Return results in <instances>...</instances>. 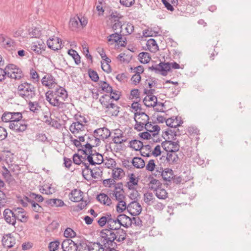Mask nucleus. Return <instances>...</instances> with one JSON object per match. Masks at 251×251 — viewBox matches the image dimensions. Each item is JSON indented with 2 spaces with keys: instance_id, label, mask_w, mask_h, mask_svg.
<instances>
[{
  "instance_id": "4",
  "label": "nucleus",
  "mask_w": 251,
  "mask_h": 251,
  "mask_svg": "<svg viewBox=\"0 0 251 251\" xmlns=\"http://www.w3.org/2000/svg\"><path fill=\"white\" fill-rule=\"evenodd\" d=\"M171 67L174 69H178L180 68V65L176 62L173 63L161 62L158 65L149 67V69L154 71L155 72H160L162 75L166 76L167 72L171 70Z\"/></svg>"
},
{
  "instance_id": "31",
  "label": "nucleus",
  "mask_w": 251,
  "mask_h": 251,
  "mask_svg": "<svg viewBox=\"0 0 251 251\" xmlns=\"http://www.w3.org/2000/svg\"><path fill=\"white\" fill-rule=\"evenodd\" d=\"M137 116H140V117L138 118V120H139V121H142V123L144 124H146V123L149 122V116L144 112H136L134 115V120H137L136 117Z\"/></svg>"
},
{
  "instance_id": "58",
  "label": "nucleus",
  "mask_w": 251,
  "mask_h": 251,
  "mask_svg": "<svg viewBox=\"0 0 251 251\" xmlns=\"http://www.w3.org/2000/svg\"><path fill=\"white\" fill-rule=\"evenodd\" d=\"M60 242L58 241H52L50 243L48 248L50 251H55L59 246Z\"/></svg>"
},
{
  "instance_id": "42",
  "label": "nucleus",
  "mask_w": 251,
  "mask_h": 251,
  "mask_svg": "<svg viewBox=\"0 0 251 251\" xmlns=\"http://www.w3.org/2000/svg\"><path fill=\"white\" fill-rule=\"evenodd\" d=\"M78 19H79L78 16L71 18L69 22V27L72 30H75L78 27L79 22Z\"/></svg>"
},
{
  "instance_id": "23",
  "label": "nucleus",
  "mask_w": 251,
  "mask_h": 251,
  "mask_svg": "<svg viewBox=\"0 0 251 251\" xmlns=\"http://www.w3.org/2000/svg\"><path fill=\"white\" fill-rule=\"evenodd\" d=\"M44 203L46 206H55L56 207H62L65 204L64 201L62 200L58 199H48L45 201Z\"/></svg>"
},
{
  "instance_id": "52",
  "label": "nucleus",
  "mask_w": 251,
  "mask_h": 251,
  "mask_svg": "<svg viewBox=\"0 0 251 251\" xmlns=\"http://www.w3.org/2000/svg\"><path fill=\"white\" fill-rule=\"evenodd\" d=\"M64 235L67 238H72L76 236V233L71 228L67 227L64 232Z\"/></svg>"
},
{
  "instance_id": "2",
  "label": "nucleus",
  "mask_w": 251,
  "mask_h": 251,
  "mask_svg": "<svg viewBox=\"0 0 251 251\" xmlns=\"http://www.w3.org/2000/svg\"><path fill=\"white\" fill-rule=\"evenodd\" d=\"M119 219L115 215H112L109 212L103 214L98 221V224L100 227H103L106 225V228L102 229L100 232V236L105 234L107 232L105 230L113 231L121 228L119 222Z\"/></svg>"
},
{
  "instance_id": "37",
  "label": "nucleus",
  "mask_w": 251,
  "mask_h": 251,
  "mask_svg": "<svg viewBox=\"0 0 251 251\" xmlns=\"http://www.w3.org/2000/svg\"><path fill=\"white\" fill-rule=\"evenodd\" d=\"M123 16L120 13H118L117 11H114L111 13L109 15V19L111 21L112 23L121 22L120 20L122 19Z\"/></svg>"
},
{
  "instance_id": "24",
  "label": "nucleus",
  "mask_w": 251,
  "mask_h": 251,
  "mask_svg": "<svg viewBox=\"0 0 251 251\" xmlns=\"http://www.w3.org/2000/svg\"><path fill=\"white\" fill-rule=\"evenodd\" d=\"M166 159L169 164L174 165L179 163V159L176 152H167Z\"/></svg>"
},
{
  "instance_id": "5",
  "label": "nucleus",
  "mask_w": 251,
  "mask_h": 251,
  "mask_svg": "<svg viewBox=\"0 0 251 251\" xmlns=\"http://www.w3.org/2000/svg\"><path fill=\"white\" fill-rule=\"evenodd\" d=\"M3 215L5 222L7 224L14 226H15L16 220L22 223H26L28 219V216H25V215H22L21 218H20L18 215L16 216L13 211L8 208L4 210Z\"/></svg>"
},
{
  "instance_id": "35",
  "label": "nucleus",
  "mask_w": 251,
  "mask_h": 251,
  "mask_svg": "<svg viewBox=\"0 0 251 251\" xmlns=\"http://www.w3.org/2000/svg\"><path fill=\"white\" fill-rule=\"evenodd\" d=\"M2 168L3 170L1 173L2 176L6 182L10 183L13 180L12 176L10 171L5 166H2Z\"/></svg>"
},
{
  "instance_id": "14",
  "label": "nucleus",
  "mask_w": 251,
  "mask_h": 251,
  "mask_svg": "<svg viewBox=\"0 0 251 251\" xmlns=\"http://www.w3.org/2000/svg\"><path fill=\"white\" fill-rule=\"evenodd\" d=\"M42 83L49 89L54 87L56 84L55 78L50 74H48L42 79Z\"/></svg>"
},
{
  "instance_id": "28",
  "label": "nucleus",
  "mask_w": 251,
  "mask_h": 251,
  "mask_svg": "<svg viewBox=\"0 0 251 251\" xmlns=\"http://www.w3.org/2000/svg\"><path fill=\"white\" fill-rule=\"evenodd\" d=\"M125 175L124 170L120 168H115L112 170V177L115 180H120Z\"/></svg>"
},
{
  "instance_id": "62",
  "label": "nucleus",
  "mask_w": 251,
  "mask_h": 251,
  "mask_svg": "<svg viewBox=\"0 0 251 251\" xmlns=\"http://www.w3.org/2000/svg\"><path fill=\"white\" fill-rule=\"evenodd\" d=\"M143 35L145 37H153L158 35V32L154 31L151 29H146L143 31Z\"/></svg>"
},
{
  "instance_id": "29",
  "label": "nucleus",
  "mask_w": 251,
  "mask_h": 251,
  "mask_svg": "<svg viewBox=\"0 0 251 251\" xmlns=\"http://www.w3.org/2000/svg\"><path fill=\"white\" fill-rule=\"evenodd\" d=\"M54 96L61 98L63 100H65L68 98L67 92L62 87L59 86L58 88H56L55 91H53Z\"/></svg>"
},
{
  "instance_id": "26",
  "label": "nucleus",
  "mask_w": 251,
  "mask_h": 251,
  "mask_svg": "<svg viewBox=\"0 0 251 251\" xmlns=\"http://www.w3.org/2000/svg\"><path fill=\"white\" fill-rule=\"evenodd\" d=\"M128 146L136 151H140L144 147L143 142L136 139L129 141Z\"/></svg>"
},
{
  "instance_id": "1",
  "label": "nucleus",
  "mask_w": 251,
  "mask_h": 251,
  "mask_svg": "<svg viewBox=\"0 0 251 251\" xmlns=\"http://www.w3.org/2000/svg\"><path fill=\"white\" fill-rule=\"evenodd\" d=\"M107 233L100 236V241L104 246H116L117 244L120 245L126 240L127 234L126 231L120 228L113 231L105 230Z\"/></svg>"
},
{
  "instance_id": "50",
  "label": "nucleus",
  "mask_w": 251,
  "mask_h": 251,
  "mask_svg": "<svg viewBox=\"0 0 251 251\" xmlns=\"http://www.w3.org/2000/svg\"><path fill=\"white\" fill-rule=\"evenodd\" d=\"M134 121L135 122V124L134 126L135 129L138 131H141L144 129H145L146 124H144L142 123V121H139L138 120H134Z\"/></svg>"
},
{
  "instance_id": "22",
  "label": "nucleus",
  "mask_w": 251,
  "mask_h": 251,
  "mask_svg": "<svg viewBox=\"0 0 251 251\" xmlns=\"http://www.w3.org/2000/svg\"><path fill=\"white\" fill-rule=\"evenodd\" d=\"M143 102L148 107H154L157 104V99L155 96H146L143 100Z\"/></svg>"
},
{
  "instance_id": "54",
  "label": "nucleus",
  "mask_w": 251,
  "mask_h": 251,
  "mask_svg": "<svg viewBox=\"0 0 251 251\" xmlns=\"http://www.w3.org/2000/svg\"><path fill=\"white\" fill-rule=\"evenodd\" d=\"M15 46V42L14 40L10 38H7L6 41L2 45V47L5 49L10 48L13 47Z\"/></svg>"
},
{
  "instance_id": "6",
  "label": "nucleus",
  "mask_w": 251,
  "mask_h": 251,
  "mask_svg": "<svg viewBox=\"0 0 251 251\" xmlns=\"http://www.w3.org/2000/svg\"><path fill=\"white\" fill-rule=\"evenodd\" d=\"M3 70L5 72V77L19 80L23 76L21 69L14 64H8Z\"/></svg>"
},
{
  "instance_id": "11",
  "label": "nucleus",
  "mask_w": 251,
  "mask_h": 251,
  "mask_svg": "<svg viewBox=\"0 0 251 251\" xmlns=\"http://www.w3.org/2000/svg\"><path fill=\"white\" fill-rule=\"evenodd\" d=\"M127 209L132 216H137L141 213L142 208L139 203L133 201L128 204Z\"/></svg>"
},
{
  "instance_id": "64",
  "label": "nucleus",
  "mask_w": 251,
  "mask_h": 251,
  "mask_svg": "<svg viewBox=\"0 0 251 251\" xmlns=\"http://www.w3.org/2000/svg\"><path fill=\"white\" fill-rule=\"evenodd\" d=\"M29 109L31 111L37 113L39 110L38 107H39V103L37 102L29 101L28 103Z\"/></svg>"
},
{
  "instance_id": "16",
  "label": "nucleus",
  "mask_w": 251,
  "mask_h": 251,
  "mask_svg": "<svg viewBox=\"0 0 251 251\" xmlns=\"http://www.w3.org/2000/svg\"><path fill=\"white\" fill-rule=\"evenodd\" d=\"M94 134L98 136L101 140H104L109 137L111 135V132L106 127H102L95 129Z\"/></svg>"
},
{
  "instance_id": "43",
  "label": "nucleus",
  "mask_w": 251,
  "mask_h": 251,
  "mask_svg": "<svg viewBox=\"0 0 251 251\" xmlns=\"http://www.w3.org/2000/svg\"><path fill=\"white\" fill-rule=\"evenodd\" d=\"M155 198L151 192H147L144 195V201L148 205H151Z\"/></svg>"
},
{
  "instance_id": "55",
  "label": "nucleus",
  "mask_w": 251,
  "mask_h": 251,
  "mask_svg": "<svg viewBox=\"0 0 251 251\" xmlns=\"http://www.w3.org/2000/svg\"><path fill=\"white\" fill-rule=\"evenodd\" d=\"M64 104V103L59 100L57 96H54L52 98L51 105L53 106H56L58 107H62Z\"/></svg>"
},
{
  "instance_id": "20",
  "label": "nucleus",
  "mask_w": 251,
  "mask_h": 251,
  "mask_svg": "<svg viewBox=\"0 0 251 251\" xmlns=\"http://www.w3.org/2000/svg\"><path fill=\"white\" fill-rule=\"evenodd\" d=\"M84 146L88 149V154L86 156V160L88 161V163L91 165H96V162L94 160V154H93V147L94 145H92L90 143L87 142Z\"/></svg>"
},
{
  "instance_id": "30",
  "label": "nucleus",
  "mask_w": 251,
  "mask_h": 251,
  "mask_svg": "<svg viewBox=\"0 0 251 251\" xmlns=\"http://www.w3.org/2000/svg\"><path fill=\"white\" fill-rule=\"evenodd\" d=\"M122 29H121L119 33L116 32L113 34H110L107 37V40L108 42H113L114 43H120L122 39V35L121 34Z\"/></svg>"
},
{
  "instance_id": "25",
  "label": "nucleus",
  "mask_w": 251,
  "mask_h": 251,
  "mask_svg": "<svg viewBox=\"0 0 251 251\" xmlns=\"http://www.w3.org/2000/svg\"><path fill=\"white\" fill-rule=\"evenodd\" d=\"M129 181L126 183V186L129 190H133L134 188L133 186L137 185L139 182V178L136 177L133 173H131L128 175Z\"/></svg>"
},
{
  "instance_id": "49",
  "label": "nucleus",
  "mask_w": 251,
  "mask_h": 251,
  "mask_svg": "<svg viewBox=\"0 0 251 251\" xmlns=\"http://www.w3.org/2000/svg\"><path fill=\"white\" fill-rule=\"evenodd\" d=\"M88 73L89 77L92 81L96 82L99 80V76L96 71L89 69Z\"/></svg>"
},
{
  "instance_id": "46",
  "label": "nucleus",
  "mask_w": 251,
  "mask_h": 251,
  "mask_svg": "<svg viewBox=\"0 0 251 251\" xmlns=\"http://www.w3.org/2000/svg\"><path fill=\"white\" fill-rule=\"evenodd\" d=\"M77 251H90L89 245L85 241H81L78 244H77Z\"/></svg>"
},
{
  "instance_id": "63",
  "label": "nucleus",
  "mask_w": 251,
  "mask_h": 251,
  "mask_svg": "<svg viewBox=\"0 0 251 251\" xmlns=\"http://www.w3.org/2000/svg\"><path fill=\"white\" fill-rule=\"evenodd\" d=\"M156 165L155 164V161L153 159H151L147 163L146 169L147 171L152 172L155 170Z\"/></svg>"
},
{
  "instance_id": "60",
  "label": "nucleus",
  "mask_w": 251,
  "mask_h": 251,
  "mask_svg": "<svg viewBox=\"0 0 251 251\" xmlns=\"http://www.w3.org/2000/svg\"><path fill=\"white\" fill-rule=\"evenodd\" d=\"M121 5L126 7H130L135 3V0H119Z\"/></svg>"
},
{
  "instance_id": "48",
  "label": "nucleus",
  "mask_w": 251,
  "mask_h": 251,
  "mask_svg": "<svg viewBox=\"0 0 251 251\" xmlns=\"http://www.w3.org/2000/svg\"><path fill=\"white\" fill-rule=\"evenodd\" d=\"M118 203L116 206V210L118 213L123 212L126 208L127 206L126 202L124 200L118 201Z\"/></svg>"
},
{
  "instance_id": "33",
  "label": "nucleus",
  "mask_w": 251,
  "mask_h": 251,
  "mask_svg": "<svg viewBox=\"0 0 251 251\" xmlns=\"http://www.w3.org/2000/svg\"><path fill=\"white\" fill-rule=\"evenodd\" d=\"M173 174L174 172L171 169L166 168L165 169L163 174H162V178L164 181L171 183Z\"/></svg>"
},
{
  "instance_id": "32",
  "label": "nucleus",
  "mask_w": 251,
  "mask_h": 251,
  "mask_svg": "<svg viewBox=\"0 0 251 251\" xmlns=\"http://www.w3.org/2000/svg\"><path fill=\"white\" fill-rule=\"evenodd\" d=\"M147 46L151 52H155L159 50L158 46L154 39L151 38L148 40L147 43Z\"/></svg>"
},
{
  "instance_id": "51",
  "label": "nucleus",
  "mask_w": 251,
  "mask_h": 251,
  "mask_svg": "<svg viewBox=\"0 0 251 251\" xmlns=\"http://www.w3.org/2000/svg\"><path fill=\"white\" fill-rule=\"evenodd\" d=\"M130 96L132 98H130V99L135 98L136 100L140 101L141 98L140 97V92L138 89H134L130 91Z\"/></svg>"
},
{
  "instance_id": "10",
  "label": "nucleus",
  "mask_w": 251,
  "mask_h": 251,
  "mask_svg": "<svg viewBox=\"0 0 251 251\" xmlns=\"http://www.w3.org/2000/svg\"><path fill=\"white\" fill-rule=\"evenodd\" d=\"M27 125L25 123V120L22 119L19 121H17L9 124V127L17 132H22L25 131L27 128Z\"/></svg>"
},
{
  "instance_id": "57",
  "label": "nucleus",
  "mask_w": 251,
  "mask_h": 251,
  "mask_svg": "<svg viewBox=\"0 0 251 251\" xmlns=\"http://www.w3.org/2000/svg\"><path fill=\"white\" fill-rule=\"evenodd\" d=\"M11 117V123L19 121L23 118L21 112H12Z\"/></svg>"
},
{
  "instance_id": "12",
  "label": "nucleus",
  "mask_w": 251,
  "mask_h": 251,
  "mask_svg": "<svg viewBox=\"0 0 251 251\" xmlns=\"http://www.w3.org/2000/svg\"><path fill=\"white\" fill-rule=\"evenodd\" d=\"M47 44L49 48L58 50L62 48V41L58 37L50 38L47 40Z\"/></svg>"
},
{
  "instance_id": "56",
  "label": "nucleus",
  "mask_w": 251,
  "mask_h": 251,
  "mask_svg": "<svg viewBox=\"0 0 251 251\" xmlns=\"http://www.w3.org/2000/svg\"><path fill=\"white\" fill-rule=\"evenodd\" d=\"M31 206L32 210L36 213H42L44 211L43 208L35 201L32 202Z\"/></svg>"
},
{
  "instance_id": "45",
  "label": "nucleus",
  "mask_w": 251,
  "mask_h": 251,
  "mask_svg": "<svg viewBox=\"0 0 251 251\" xmlns=\"http://www.w3.org/2000/svg\"><path fill=\"white\" fill-rule=\"evenodd\" d=\"M46 46L45 44L44 45H40L38 44V45H34L31 46V49L34 51L35 53H36L37 54H41L42 51H44L46 49Z\"/></svg>"
},
{
  "instance_id": "7",
  "label": "nucleus",
  "mask_w": 251,
  "mask_h": 251,
  "mask_svg": "<svg viewBox=\"0 0 251 251\" xmlns=\"http://www.w3.org/2000/svg\"><path fill=\"white\" fill-rule=\"evenodd\" d=\"M75 122H73L69 127V129L75 137H77L78 134L85 131V126L81 123V121L79 120L77 115L75 116Z\"/></svg>"
},
{
  "instance_id": "44",
  "label": "nucleus",
  "mask_w": 251,
  "mask_h": 251,
  "mask_svg": "<svg viewBox=\"0 0 251 251\" xmlns=\"http://www.w3.org/2000/svg\"><path fill=\"white\" fill-rule=\"evenodd\" d=\"M73 162L77 165L82 164V162L85 161L86 156L83 157L78 153H75L73 156Z\"/></svg>"
},
{
  "instance_id": "13",
  "label": "nucleus",
  "mask_w": 251,
  "mask_h": 251,
  "mask_svg": "<svg viewBox=\"0 0 251 251\" xmlns=\"http://www.w3.org/2000/svg\"><path fill=\"white\" fill-rule=\"evenodd\" d=\"M61 247L64 251H77V243H75L71 239L64 240L62 244Z\"/></svg>"
},
{
  "instance_id": "36",
  "label": "nucleus",
  "mask_w": 251,
  "mask_h": 251,
  "mask_svg": "<svg viewBox=\"0 0 251 251\" xmlns=\"http://www.w3.org/2000/svg\"><path fill=\"white\" fill-rule=\"evenodd\" d=\"M139 61L143 64L148 63L151 59V56L149 53L147 52H140L138 55Z\"/></svg>"
},
{
  "instance_id": "41",
  "label": "nucleus",
  "mask_w": 251,
  "mask_h": 251,
  "mask_svg": "<svg viewBox=\"0 0 251 251\" xmlns=\"http://www.w3.org/2000/svg\"><path fill=\"white\" fill-rule=\"evenodd\" d=\"M100 88L103 92L107 93H112L113 92L112 86L106 81H100Z\"/></svg>"
},
{
  "instance_id": "59",
  "label": "nucleus",
  "mask_w": 251,
  "mask_h": 251,
  "mask_svg": "<svg viewBox=\"0 0 251 251\" xmlns=\"http://www.w3.org/2000/svg\"><path fill=\"white\" fill-rule=\"evenodd\" d=\"M102 184L104 187L111 188L115 184V180L113 178L104 179Z\"/></svg>"
},
{
  "instance_id": "53",
  "label": "nucleus",
  "mask_w": 251,
  "mask_h": 251,
  "mask_svg": "<svg viewBox=\"0 0 251 251\" xmlns=\"http://www.w3.org/2000/svg\"><path fill=\"white\" fill-rule=\"evenodd\" d=\"M29 197L32 199H35L38 202H41L44 201V197L39 194H37L33 192H30L29 194Z\"/></svg>"
},
{
  "instance_id": "27",
  "label": "nucleus",
  "mask_w": 251,
  "mask_h": 251,
  "mask_svg": "<svg viewBox=\"0 0 251 251\" xmlns=\"http://www.w3.org/2000/svg\"><path fill=\"white\" fill-rule=\"evenodd\" d=\"M133 168L141 169L145 167V163L144 160L141 157H134L131 161Z\"/></svg>"
},
{
  "instance_id": "9",
  "label": "nucleus",
  "mask_w": 251,
  "mask_h": 251,
  "mask_svg": "<svg viewBox=\"0 0 251 251\" xmlns=\"http://www.w3.org/2000/svg\"><path fill=\"white\" fill-rule=\"evenodd\" d=\"M111 99L112 98L110 96L104 94L99 100L100 103L106 109V111L110 108H116L117 110L120 109V107L110 101Z\"/></svg>"
},
{
  "instance_id": "17",
  "label": "nucleus",
  "mask_w": 251,
  "mask_h": 251,
  "mask_svg": "<svg viewBox=\"0 0 251 251\" xmlns=\"http://www.w3.org/2000/svg\"><path fill=\"white\" fill-rule=\"evenodd\" d=\"M83 193L80 190L75 189L72 191L69 194V199L74 202H79L83 201Z\"/></svg>"
},
{
  "instance_id": "19",
  "label": "nucleus",
  "mask_w": 251,
  "mask_h": 251,
  "mask_svg": "<svg viewBox=\"0 0 251 251\" xmlns=\"http://www.w3.org/2000/svg\"><path fill=\"white\" fill-rule=\"evenodd\" d=\"M145 126V129L151 133L152 136L155 137L156 135H158V133L160 130V127L159 126H152L151 122L146 123Z\"/></svg>"
},
{
  "instance_id": "38",
  "label": "nucleus",
  "mask_w": 251,
  "mask_h": 251,
  "mask_svg": "<svg viewBox=\"0 0 251 251\" xmlns=\"http://www.w3.org/2000/svg\"><path fill=\"white\" fill-rule=\"evenodd\" d=\"M103 244L101 245L100 243H90V251H104L105 248H103Z\"/></svg>"
},
{
  "instance_id": "3",
  "label": "nucleus",
  "mask_w": 251,
  "mask_h": 251,
  "mask_svg": "<svg viewBox=\"0 0 251 251\" xmlns=\"http://www.w3.org/2000/svg\"><path fill=\"white\" fill-rule=\"evenodd\" d=\"M18 94L26 100L35 96V87L31 83L25 82L20 84L17 88Z\"/></svg>"
},
{
  "instance_id": "40",
  "label": "nucleus",
  "mask_w": 251,
  "mask_h": 251,
  "mask_svg": "<svg viewBox=\"0 0 251 251\" xmlns=\"http://www.w3.org/2000/svg\"><path fill=\"white\" fill-rule=\"evenodd\" d=\"M154 192H155V196L159 199L164 200L167 198V192L165 189L161 188V186Z\"/></svg>"
},
{
  "instance_id": "8",
  "label": "nucleus",
  "mask_w": 251,
  "mask_h": 251,
  "mask_svg": "<svg viewBox=\"0 0 251 251\" xmlns=\"http://www.w3.org/2000/svg\"><path fill=\"white\" fill-rule=\"evenodd\" d=\"M179 141H173L166 140L161 143V146L167 152H177L179 150Z\"/></svg>"
},
{
  "instance_id": "21",
  "label": "nucleus",
  "mask_w": 251,
  "mask_h": 251,
  "mask_svg": "<svg viewBox=\"0 0 251 251\" xmlns=\"http://www.w3.org/2000/svg\"><path fill=\"white\" fill-rule=\"evenodd\" d=\"M148 179L149 180L148 184L149 188L154 192L162 186L161 182L159 180L154 178L152 176H149Z\"/></svg>"
},
{
  "instance_id": "15",
  "label": "nucleus",
  "mask_w": 251,
  "mask_h": 251,
  "mask_svg": "<svg viewBox=\"0 0 251 251\" xmlns=\"http://www.w3.org/2000/svg\"><path fill=\"white\" fill-rule=\"evenodd\" d=\"M2 246L4 248H11L15 244V239L11 233L4 234L1 239Z\"/></svg>"
},
{
  "instance_id": "18",
  "label": "nucleus",
  "mask_w": 251,
  "mask_h": 251,
  "mask_svg": "<svg viewBox=\"0 0 251 251\" xmlns=\"http://www.w3.org/2000/svg\"><path fill=\"white\" fill-rule=\"evenodd\" d=\"M119 219V222L121 227L124 226L126 228L131 226L130 218L125 214H120L117 216Z\"/></svg>"
},
{
  "instance_id": "34",
  "label": "nucleus",
  "mask_w": 251,
  "mask_h": 251,
  "mask_svg": "<svg viewBox=\"0 0 251 251\" xmlns=\"http://www.w3.org/2000/svg\"><path fill=\"white\" fill-rule=\"evenodd\" d=\"M177 117H172L167 119L166 121V125L171 127L176 128L180 126V122L178 123Z\"/></svg>"
},
{
  "instance_id": "39",
  "label": "nucleus",
  "mask_w": 251,
  "mask_h": 251,
  "mask_svg": "<svg viewBox=\"0 0 251 251\" xmlns=\"http://www.w3.org/2000/svg\"><path fill=\"white\" fill-rule=\"evenodd\" d=\"M68 53L72 57L76 65L80 63V56L76 50L73 49L69 50Z\"/></svg>"
},
{
  "instance_id": "61",
  "label": "nucleus",
  "mask_w": 251,
  "mask_h": 251,
  "mask_svg": "<svg viewBox=\"0 0 251 251\" xmlns=\"http://www.w3.org/2000/svg\"><path fill=\"white\" fill-rule=\"evenodd\" d=\"M145 83L148 84V87L151 88L156 85L157 82L155 77H150L146 80Z\"/></svg>"
},
{
  "instance_id": "47",
  "label": "nucleus",
  "mask_w": 251,
  "mask_h": 251,
  "mask_svg": "<svg viewBox=\"0 0 251 251\" xmlns=\"http://www.w3.org/2000/svg\"><path fill=\"white\" fill-rule=\"evenodd\" d=\"M124 193V190H120L119 191L112 192V197H114L116 200L120 201L125 199V196Z\"/></svg>"
}]
</instances>
